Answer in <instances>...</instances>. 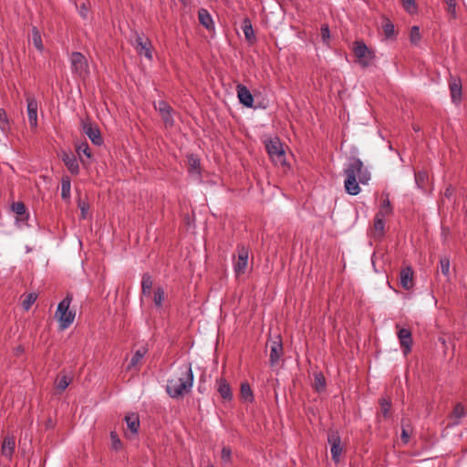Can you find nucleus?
<instances>
[{"instance_id": "1", "label": "nucleus", "mask_w": 467, "mask_h": 467, "mask_svg": "<svg viewBox=\"0 0 467 467\" xmlns=\"http://www.w3.org/2000/svg\"><path fill=\"white\" fill-rule=\"evenodd\" d=\"M193 379L192 365L190 363L181 365L167 381V394L172 399L185 396L192 390Z\"/></svg>"}, {"instance_id": "2", "label": "nucleus", "mask_w": 467, "mask_h": 467, "mask_svg": "<svg viewBox=\"0 0 467 467\" xmlns=\"http://www.w3.org/2000/svg\"><path fill=\"white\" fill-rule=\"evenodd\" d=\"M351 170L353 171V176L358 179L361 184H368L370 181V172L359 158L350 157L343 172L344 174H350Z\"/></svg>"}, {"instance_id": "3", "label": "nucleus", "mask_w": 467, "mask_h": 467, "mask_svg": "<svg viewBox=\"0 0 467 467\" xmlns=\"http://www.w3.org/2000/svg\"><path fill=\"white\" fill-rule=\"evenodd\" d=\"M266 151L272 161L276 165H285V152L279 138L275 137L265 141Z\"/></svg>"}, {"instance_id": "4", "label": "nucleus", "mask_w": 467, "mask_h": 467, "mask_svg": "<svg viewBox=\"0 0 467 467\" xmlns=\"http://www.w3.org/2000/svg\"><path fill=\"white\" fill-rule=\"evenodd\" d=\"M353 52L358 58V62L363 67L370 66L375 57L374 53L368 49L363 41H356L353 46Z\"/></svg>"}, {"instance_id": "5", "label": "nucleus", "mask_w": 467, "mask_h": 467, "mask_svg": "<svg viewBox=\"0 0 467 467\" xmlns=\"http://www.w3.org/2000/svg\"><path fill=\"white\" fill-rule=\"evenodd\" d=\"M11 210L16 213L15 224L17 228H23L25 226H29L28 220L30 214L22 202H14L11 204Z\"/></svg>"}, {"instance_id": "6", "label": "nucleus", "mask_w": 467, "mask_h": 467, "mask_svg": "<svg viewBox=\"0 0 467 467\" xmlns=\"http://www.w3.org/2000/svg\"><path fill=\"white\" fill-rule=\"evenodd\" d=\"M71 67L73 72L80 78H85L88 74V65L87 58L80 52H73L70 57Z\"/></svg>"}, {"instance_id": "7", "label": "nucleus", "mask_w": 467, "mask_h": 467, "mask_svg": "<svg viewBox=\"0 0 467 467\" xmlns=\"http://www.w3.org/2000/svg\"><path fill=\"white\" fill-rule=\"evenodd\" d=\"M71 301L72 296L67 294L66 297L58 304L56 312V317H58V321H74L76 313L75 311L69 310Z\"/></svg>"}, {"instance_id": "8", "label": "nucleus", "mask_w": 467, "mask_h": 467, "mask_svg": "<svg viewBox=\"0 0 467 467\" xmlns=\"http://www.w3.org/2000/svg\"><path fill=\"white\" fill-rule=\"evenodd\" d=\"M327 441L330 444V452L332 460L335 463H338L340 462V457L343 452L341 438L337 432L329 431L327 435Z\"/></svg>"}, {"instance_id": "9", "label": "nucleus", "mask_w": 467, "mask_h": 467, "mask_svg": "<svg viewBox=\"0 0 467 467\" xmlns=\"http://www.w3.org/2000/svg\"><path fill=\"white\" fill-rule=\"evenodd\" d=\"M134 46L139 55L152 59L151 43L148 37L137 33Z\"/></svg>"}, {"instance_id": "10", "label": "nucleus", "mask_w": 467, "mask_h": 467, "mask_svg": "<svg viewBox=\"0 0 467 467\" xmlns=\"http://www.w3.org/2000/svg\"><path fill=\"white\" fill-rule=\"evenodd\" d=\"M238 256L234 263V269L236 275H242L245 272L248 265L249 250L244 245L238 246Z\"/></svg>"}, {"instance_id": "11", "label": "nucleus", "mask_w": 467, "mask_h": 467, "mask_svg": "<svg viewBox=\"0 0 467 467\" xmlns=\"http://www.w3.org/2000/svg\"><path fill=\"white\" fill-rule=\"evenodd\" d=\"M155 109L160 113L166 127L171 128L174 125L173 109L166 101L160 100L155 104Z\"/></svg>"}, {"instance_id": "12", "label": "nucleus", "mask_w": 467, "mask_h": 467, "mask_svg": "<svg viewBox=\"0 0 467 467\" xmlns=\"http://www.w3.org/2000/svg\"><path fill=\"white\" fill-rule=\"evenodd\" d=\"M397 335L402 349L403 354L406 356L411 350L412 346V336L411 331L409 328L400 327L397 326Z\"/></svg>"}, {"instance_id": "13", "label": "nucleus", "mask_w": 467, "mask_h": 467, "mask_svg": "<svg viewBox=\"0 0 467 467\" xmlns=\"http://www.w3.org/2000/svg\"><path fill=\"white\" fill-rule=\"evenodd\" d=\"M83 131L94 145L100 146L103 143V139L97 126H93L88 121L83 122Z\"/></svg>"}, {"instance_id": "14", "label": "nucleus", "mask_w": 467, "mask_h": 467, "mask_svg": "<svg viewBox=\"0 0 467 467\" xmlns=\"http://www.w3.org/2000/svg\"><path fill=\"white\" fill-rule=\"evenodd\" d=\"M26 102H27V116H28V121L31 128H36L37 127V109H38V103L37 100L31 96H26Z\"/></svg>"}, {"instance_id": "15", "label": "nucleus", "mask_w": 467, "mask_h": 467, "mask_svg": "<svg viewBox=\"0 0 467 467\" xmlns=\"http://www.w3.org/2000/svg\"><path fill=\"white\" fill-rule=\"evenodd\" d=\"M125 421L127 423V427L129 432H125V436L127 439H133L137 436L140 428V418L137 413H131L125 416Z\"/></svg>"}, {"instance_id": "16", "label": "nucleus", "mask_w": 467, "mask_h": 467, "mask_svg": "<svg viewBox=\"0 0 467 467\" xmlns=\"http://www.w3.org/2000/svg\"><path fill=\"white\" fill-rule=\"evenodd\" d=\"M353 171H350V174H344L345 175V181H344V187L349 195H358L360 192V187H359V182L358 179L353 176Z\"/></svg>"}, {"instance_id": "17", "label": "nucleus", "mask_w": 467, "mask_h": 467, "mask_svg": "<svg viewBox=\"0 0 467 467\" xmlns=\"http://www.w3.org/2000/svg\"><path fill=\"white\" fill-rule=\"evenodd\" d=\"M237 89V97L241 104L245 106L246 108H253L254 106V97L250 90L244 85L239 84L236 88Z\"/></svg>"}, {"instance_id": "18", "label": "nucleus", "mask_w": 467, "mask_h": 467, "mask_svg": "<svg viewBox=\"0 0 467 467\" xmlns=\"http://www.w3.org/2000/svg\"><path fill=\"white\" fill-rule=\"evenodd\" d=\"M413 274H414L413 270L410 266L403 267L400 270V285L404 289L410 290L413 287V285H414Z\"/></svg>"}, {"instance_id": "19", "label": "nucleus", "mask_w": 467, "mask_h": 467, "mask_svg": "<svg viewBox=\"0 0 467 467\" xmlns=\"http://www.w3.org/2000/svg\"><path fill=\"white\" fill-rule=\"evenodd\" d=\"M283 354V345L280 336L276 337V339L272 341L270 344V363L275 365L278 362L280 357Z\"/></svg>"}, {"instance_id": "20", "label": "nucleus", "mask_w": 467, "mask_h": 467, "mask_svg": "<svg viewBox=\"0 0 467 467\" xmlns=\"http://www.w3.org/2000/svg\"><path fill=\"white\" fill-rule=\"evenodd\" d=\"M61 158L69 172L73 175H78L79 172V165L76 156L71 152H63Z\"/></svg>"}, {"instance_id": "21", "label": "nucleus", "mask_w": 467, "mask_h": 467, "mask_svg": "<svg viewBox=\"0 0 467 467\" xmlns=\"http://www.w3.org/2000/svg\"><path fill=\"white\" fill-rule=\"evenodd\" d=\"M198 19L202 26H203L207 30L214 29V22L211 16V14L205 8H201L198 11Z\"/></svg>"}, {"instance_id": "22", "label": "nucleus", "mask_w": 467, "mask_h": 467, "mask_svg": "<svg viewBox=\"0 0 467 467\" xmlns=\"http://www.w3.org/2000/svg\"><path fill=\"white\" fill-rule=\"evenodd\" d=\"M189 161V173L201 181V162L200 160L193 154L188 157Z\"/></svg>"}, {"instance_id": "23", "label": "nucleus", "mask_w": 467, "mask_h": 467, "mask_svg": "<svg viewBox=\"0 0 467 467\" xmlns=\"http://www.w3.org/2000/svg\"><path fill=\"white\" fill-rule=\"evenodd\" d=\"M16 442L12 437H5L3 441L1 452L7 459H11L15 451Z\"/></svg>"}, {"instance_id": "24", "label": "nucleus", "mask_w": 467, "mask_h": 467, "mask_svg": "<svg viewBox=\"0 0 467 467\" xmlns=\"http://www.w3.org/2000/svg\"><path fill=\"white\" fill-rule=\"evenodd\" d=\"M393 213V208L390 204V201L389 199L388 194H386L385 198L381 200V203L379 206V212L376 213L377 216L386 218L391 215Z\"/></svg>"}, {"instance_id": "25", "label": "nucleus", "mask_w": 467, "mask_h": 467, "mask_svg": "<svg viewBox=\"0 0 467 467\" xmlns=\"http://www.w3.org/2000/svg\"><path fill=\"white\" fill-rule=\"evenodd\" d=\"M465 414L466 413L463 405L462 403H457L450 416L451 420H452V425H458Z\"/></svg>"}, {"instance_id": "26", "label": "nucleus", "mask_w": 467, "mask_h": 467, "mask_svg": "<svg viewBox=\"0 0 467 467\" xmlns=\"http://www.w3.org/2000/svg\"><path fill=\"white\" fill-rule=\"evenodd\" d=\"M242 29L244 34L245 39L248 42L255 40L254 32L253 29L252 22L248 17H245L243 21Z\"/></svg>"}, {"instance_id": "27", "label": "nucleus", "mask_w": 467, "mask_h": 467, "mask_svg": "<svg viewBox=\"0 0 467 467\" xmlns=\"http://www.w3.org/2000/svg\"><path fill=\"white\" fill-rule=\"evenodd\" d=\"M218 392L224 400H230L233 398L229 384L223 379L218 381Z\"/></svg>"}, {"instance_id": "28", "label": "nucleus", "mask_w": 467, "mask_h": 467, "mask_svg": "<svg viewBox=\"0 0 467 467\" xmlns=\"http://www.w3.org/2000/svg\"><path fill=\"white\" fill-rule=\"evenodd\" d=\"M146 353L147 349L145 348H140L136 350L127 367V369L130 370L131 368H135L142 360Z\"/></svg>"}, {"instance_id": "29", "label": "nucleus", "mask_w": 467, "mask_h": 467, "mask_svg": "<svg viewBox=\"0 0 467 467\" xmlns=\"http://www.w3.org/2000/svg\"><path fill=\"white\" fill-rule=\"evenodd\" d=\"M31 41H32L34 47L38 51L41 52V51L44 50V46H43V42H42V37H41L40 32H39V30L36 26H34L32 28Z\"/></svg>"}, {"instance_id": "30", "label": "nucleus", "mask_w": 467, "mask_h": 467, "mask_svg": "<svg viewBox=\"0 0 467 467\" xmlns=\"http://www.w3.org/2000/svg\"><path fill=\"white\" fill-rule=\"evenodd\" d=\"M153 281L149 274H144L141 280V291L144 296H150L151 293Z\"/></svg>"}, {"instance_id": "31", "label": "nucleus", "mask_w": 467, "mask_h": 467, "mask_svg": "<svg viewBox=\"0 0 467 467\" xmlns=\"http://www.w3.org/2000/svg\"><path fill=\"white\" fill-rule=\"evenodd\" d=\"M71 182L67 176H65L61 180V197L63 200L70 199Z\"/></svg>"}, {"instance_id": "32", "label": "nucleus", "mask_w": 467, "mask_h": 467, "mask_svg": "<svg viewBox=\"0 0 467 467\" xmlns=\"http://www.w3.org/2000/svg\"><path fill=\"white\" fill-rule=\"evenodd\" d=\"M384 229H385V218L375 215V218H374L375 234L378 237H382L384 235Z\"/></svg>"}, {"instance_id": "33", "label": "nucleus", "mask_w": 467, "mask_h": 467, "mask_svg": "<svg viewBox=\"0 0 467 467\" xmlns=\"http://www.w3.org/2000/svg\"><path fill=\"white\" fill-rule=\"evenodd\" d=\"M164 298V289L162 287H157L153 296V302L157 308H161L163 306Z\"/></svg>"}, {"instance_id": "34", "label": "nucleus", "mask_w": 467, "mask_h": 467, "mask_svg": "<svg viewBox=\"0 0 467 467\" xmlns=\"http://www.w3.org/2000/svg\"><path fill=\"white\" fill-rule=\"evenodd\" d=\"M400 1H401L404 10L407 13H409L410 15L417 13L418 5L416 4V0H400Z\"/></svg>"}, {"instance_id": "35", "label": "nucleus", "mask_w": 467, "mask_h": 467, "mask_svg": "<svg viewBox=\"0 0 467 467\" xmlns=\"http://www.w3.org/2000/svg\"><path fill=\"white\" fill-rule=\"evenodd\" d=\"M0 130L6 133L10 130L9 120L4 109H0Z\"/></svg>"}, {"instance_id": "36", "label": "nucleus", "mask_w": 467, "mask_h": 467, "mask_svg": "<svg viewBox=\"0 0 467 467\" xmlns=\"http://www.w3.org/2000/svg\"><path fill=\"white\" fill-rule=\"evenodd\" d=\"M451 95L453 101L460 99L462 95V85L460 82L454 81L450 84Z\"/></svg>"}, {"instance_id": "37", "label": "nucleus", "mask_w": 467, "mask_h": 467, "mask_svg": "<svg viewBox=\"0 0 467 467\" xmlns=\"http://www.w3.org/2000/svg\"><path fill=\"white\" fill-rule=\"evenodd\" d=\"M37 294L29 293L26 295L25 298L22 301V306L25 310H28L32 305L36 301Z\"/></svg>"}, {"instance_id": "38", "label": "nucleus", "mask_w": 467, "mask_h": 467, "mask_svg": "<svg viewBox=\"0 0 467 467\" xmlns=\"http://www.w3.org/2000/svg\"><path fill=\"white\" fill-rule=\"evenodd\" d=\"M440 267H441V274L444 276L449 277L450 267H451V262H450L449 257L443 256L440 259Z\"/></svg>"}, {"instance_id": "39", "label": "nucleus", "mask_w": 467, "mask_h": 467, "mask_svg": "<svg viewBox=\"0 0 467 467\" xmlns=\"http://www.w3.org/2000/svg\"><path fill=\"white\" fill-rule=\"evenodd\" d=\"M421 36L420 32V27L417 26H413L410 29V40L412 45L417 46L420 41Z\"/></svg>"}, {"instance_id": "40", "label": "nucleus", "mask_w": 467, "mask_h": 467, "mask_svg": "<svg viewBox=\"0 0 467 467\" xmlns=\"http://www.w3.org/2000/svg\"><path fill=\"white\" fill-rule=\"evenodd\" d=\"M428 181V174L425 171H419L415 173V183L418 188L424 189L425 182Z\"/></svg>"}, {"instance_id": "41", "label": "nucleus", "mask_w": 467, "mask_h": 467, "mask_svg": "<svg viewBox=\"0 0 467 467\" xmlns=\"http://www.w3.org/2000/svg\"><path fill=\"white\" fill-rule=\"evenodd\" d=\"M241 397L245 400H253V391L250 385L246 382L241 385Z\"/></svg>"}, {"instance_id": "42", "label": "nucleus", "mask_w": 467, "mask_h": 467, "mask_svg": "<svg viewBox=\"0 0 467 467\" xmlns=\"http://www.w3.org/2000/svg\"><path fill=\"white\" fill-rule=\"evenodd\" d=\"M314 378H315V384H314L315 389L317 391L324 389L326 387V379H325L324 375L320 372L315 373Z\"/></svg>"}, {"instance_id": "43", "label": "nucleus", "mask_w": 467, "mask_h": 467, "mask_svg": "<svg viewBox=\"0 0 467 467\" xmlns=\"http://www.w3.org/2000/svg\"><path fill=\"white\" fill-rule=\"evenodd\" d=\"M111 448L115 451H119L122 448V442L119 438L116 431L110 432Z\"/></svg>"}, {"instance_id": "44", "label": "nucleus", "mask_w": 467, "mask_h": 467, "mask_svg": "<svg viewBox=\"0 0 467 467\" xmlns=\"http://www.w3.org/2000/svg\"><path fill=\"white\" fill-rule=\"evenodd\" d=\"M71 380H72L71 378H68L66 375L61 376L57 384V390L60 392L64 391L67 388V386L71 383Z\"/></svg>"}, {"instance_id": "45", "label": "nucleus", "mask_w": 467, "mask_h": 467, "mask_svg": "<svg viewBox=\"0 0 467 467\" xmlns=\"http://www.w3.org/2000/svg\"><path fill=\"white\" fill-rule=\"evenodd\" d=\"M384 35L387 38H391L394 36L395 29L394 25L390 22H387L382 26Z\"/></svg>"}, {"instance_id": "46", "label": "nucleus", "mask_w": 467, "mask_h": 467, "mask_svg": "<svg viewBox=\"0 0 467 467\" xmlns=\"http://www.w3.org/2000/svg\"><path fill=\"white\" fill-rule=\"evenodd\" d=\"M77 152L78 153L79 156L81 154H84L88 158H90V156H91L89 147H88V143H86V142L81 143L80 145L78 146Z\"/></svg>"}, {"instance_id": "47", "label": "nucleus", "mask_w": 467, "mask_h": 467, "mask_svg": "<svg viewBox=\"0 0 467 467\" xmlns=\"http://www.w3.org/2000/svg\"><path fill=\"white\" fill-rule=\"evenodd\" d=\"M447 5V12L451 15L452 17L456 16V2L455 0H445Z\"/></svg>"}, {"instance_id": "48", "label": "nucleus", "mask_w": 467, "mask_h": 467, "mask_svg": "<svg viewBox=\"0 0 467 467\" xmlns=\"http://www.w3.org/2000/svg\"><path fill=\"white\" fill-rule=\"evenodd\" d=\"M401 425H402L401 440L404 442H408L409 438H410V425L409 424L405 425L403 420H402Z\"/></svg>"}, {"instance_id": "49", "label": "nucleus", "mask_w": 467, "mask_h": 467, "mask_svg": "<svg viewBox=\"0 0 467 467\" xmlns=\"http://www.w3.org/2000/svg\"><path fill=\"white\" fill-rule=\"evenodd\" d=\"M232 457V451L229 447H223L222 450V460L224 462H229Z\"/></svg>"}, {"instance_id": "50", "label": "nucleus", "mask_w": 467, "mask_h": 467, "mask_svg": "<svg viewBox=\"0 0 467 467\" xmlns=\"http://www.w3.org/2000/svg\"><path fill=\"white\" fill-rule=\"evenodd\" d=\"M78 208L80 209L81 211V217L82 218H86L87 216V213H88V211L89 209V206L88 203H86L85 202H81L80 200L78 201Z\"/></svg>"}, {"instance_id": "51", "label": "nucleus", "mask_w": 467, "mask_h": 467, "mask_svg": "<svg viewBox=\"0 0 467 467\" xmlns=\"http://www.w3.org/2000/svg\"><path fill=\"white\" fill-rule=\"evenodd\" d=\"M380 406H381V410H382L383 415L385 417H387V415H388V413L389 411L390 406H391L390 401L386 400H382L381 403H380Z\"/></svg>"}, {"instance_id": "52", "label": "nucleus", "mask_w": 467, "mask_h": 467, "mask_svg": "<svg viewBox=\"0 0 467 467\" xmlns=\"http://www.w3.org/2000/svg\"><path fill=\"white\" fill-rule=\"evenodd\" d=\"M321 36L324 41H327L330 37L329 27L327 25L321 26Z\"/></svg>"}, {"instance_id": "53", "label": "nucleus", "mask_w": 467, "mask_h": 467, "mask_svg": "<svg viewBox=\"0 0 467 467\" xmlns=\"http://www.w3.org/2000/svg\"><path fill=\"white\" fill-rule=\"evenodd\" d=\"M452 193H453V190H452V187H451V186L447 187V188L445 189V191H444V196H445L446 198H451V195H452Z\"/></svg>"}, {"instance_id": "54", "label": "nucleus", "mask_w": 467, "mask_h": 467, "mask_svg": "<svg viewBox=\"0 0 467 467\" xmlns=\"http://www.w3.org/2000/svg\"><path fill=\"white\" fill-rule=\"evenodd\" d=\"M71 323H59V330L64 331L69 327Z\"/></svg>"}, {"instance_id": "55", "label": "nucleus", "mask_w": 467, "mask_h": 467, "mask_svg": "<svg viewBox=\"0 0 467 467\" xmlns=\"http://www.w3.org/2000/svg\"><path fill=\"white\" fill-rule=\"evenodd\" d=\"M16 355H20L21 353L24 352V348L22 346H18L16 349Z\"/></svg>"}, {"instance_id": "56", "label": "nucleus", "mask_w": 467, "mask_h": 467, "mask_svg": "<svg viewBox=\"0 0 467 467\" xmlns=\"http://www.w3.org/2000/svg\"><path fill=\"white\" fill-rule=\"evenodd\" d=\"M87 13H88V10L85 6L82 7L81 11H80V16H83L84 18L87 17Z\"/></svg>"}, {"instance_id": "57", "label": "nucleus", "mask_w": 467, "mask_h": 467, "mask_svg": "<svg viewBox=\"0 0 467 467\" xmlns=\"http://www.w3.org/2000/svg\"><path fill=\"white\" fill-rule=\"evenodd\" d=\"M31 249L29 247H26V252H30Z\"/></svg>"}, {"instance_id": "58", "label": "nucleus", "mask_w": 467, "mask_h": 467, "mask_svg": "<svg viewBox=\"0 0 467 467\" xmlns=\"http://www.w3.org/2000/svg\"><path fill=\"white\" fill-rule=\"evenodd\" d=\"M207 467H214V466H213V465H209V466H207Z\"/></svg>"}]
</instances>
